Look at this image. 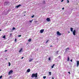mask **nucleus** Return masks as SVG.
I'll list each match as a JSON object with an SVG mask.
<instances>
[{
  "label": "nucleus",
  "mask_w": 79,
  "mask_h": 79,
  "mask_svg": "<svg viewBox=\"0 0 79 79\" xmlns=\"http://www.w3.org/2000/svg\"><path fill=\"white\" fill-rule=\"evenodd\" d=\"M31 77L32 78L34 77L36 78H37V73H36L35 74L33 73L31 76Z\"/></svg>",
  "instance_id": "nucleus-1"
},
{
  "label": "nucleus",
  "mask_w": 79,
  "mask_h": 79,
  "mask_svg": "<svg viewBox=\"0 0 79 79\" xmlns=\"http://www.w3.org/2000/svg\"><path fill=\"white\" fill-rule=\"evenodd\" d=\"M13 73V70H10L8 73V75H11Z\"/></svg>",
  "instance_id": "nucleus-2"
},
{
  "label": "nucleus",
  "mask_w": 79,
  "mask_h": 79,
  "mask_svg": "<svg viewBox=\"0 0 79 79\" xmlns=\"http://www.w3.org/2000/svg\"><path fill=\"white\" fill-rule=\"evenodd\" d=\"M9 3H10V2H4V5H9Z\"/></svg>",
  "instance_id": "nucleus-3"
},
{
  "label": "nucleus",
  "mask_w": 79,
  "mask_h": 79,
  "mask_svg": "<svg viewBox=\"0 0 79 79\" xmlns=\"http://www.w3.org/2000/svg\"><path fill=\"white\" fill-rule=\"evenodd\" d=\"M73 34L74 35H76V30H74L73 31Z\"/></svg>",
  "instance_id": "nucleus-4"
},
{
  "label": "nucleus",
  "mask_w": 79,
  "mask_h": 79,
  "mask_svg": "<svg viewBox=\"0 0 79 79\" xmlns=\"http://www.w3.org/2000/svg\"><path fill=\"white\" fill-rule=\"evenodd\" d=\"M57 34L58 35H61V34L60 33L59 31L57 32Z\"/></svg>",
  "instance_id": "nucleus-5"
},
{
  "label": "nucleus",
  "mask_w": 79,
  "mask_h": 79,
  "mask_svg": "<svg viewBox=\"0 0 79 79\" xmlns=\"http://www.w3.org/2000/svg\"><path fill=\"white\" fill-rule=\"evenodd\" d=\"M46 20L47 21H48V22H50V21H51V20H50V18H47L46 19Z\"/></svg>",
  "instance_id": "nucleus-6"
},
{
  "label": "nucleus",
  "mask_w": 79,
  "mask_h": 79,
  "mask_svg": "<svg viewBox=\"0 0 79 79\" xmlns=\"http://www.w3.org/2000/svg\"><path fill=\"white\" fill-rule=\"evenodd\" d=\"M44 31V30L42 29L40 30V33H43Z\"/></svg>",
  "instance_id": "nucleus-7"
},
{
  "label": "nucleus",
  "mask_w": 79,
  "mask_h": 79,
  "mask_svg": "<svg viewBox=\"0 0 79 79\" xmlns=\"http://www.w3.org/2000/svg\"><path fill=\"white\" fill-rule=\"evenodd\" d=\"M77 67H78V66H79V61H77Z\"/></svg>",
  "instance_id": "nucleus-8"
},
{
  "label": "nucleus",
  "mask_w": 79,
  "mask_h": 79,
  "mask_svg": "<svg viewBox=\"0 0 79 79\" xmlns=\"http://www.w3.org/2000/svg\"><path fill=\"white\" fill-rule=\"evenodd\" d=\"M20 6H21V5L19 4V5L17 6H15L16 8H19Z\"/></svg>",
  "instance_id": "nucleus-9"
},
{
  "label": "nucleus",
  "mask_w": 79,
  "mask_h": 79,
  "mask_svg": "<svg viewBox=\"0 0 79 79\" xmlns=\"http://www.w3.org/2000/svg\"><path fill=\"white\" fill-rule=\"evenodd\" d=\"M27 73H29V72H30L31 71V69H28L27 70Z\"/></svg>",
  "instance_id": "nucleus-10"
},
{
  "label": "nucleus",
  "mask_w": 79,
  "mask_h": 79,
  "mask_svg": "<svg viewBox=\"0 0 79 79\" xmlns=\"http://www.w3.org/2000/svg\"><path fill=\"white\" fill-rule=\"evenodd\" d=\"M68 50H69V48H66L65 50V52H68Z\"/></svg>",
  "instance_id": "nucleus-11"
},
{
  "label": "nucleus",
  "mask_w": 79,
  "mask_h": 79,
  "mask_svg": "<svg viewBox=\"0 0 79 79\" xmlns=\"http://www.w3.org/2000/svg\"><path fill=\"white\" fill-rule=\"evenodd\" d=\"M73 28L72 27L70 28V31L71 32H73Z\"/></svg>",
  "instance_id": "nucleus-12"
},
{
  "label": "nucleus",
  "mask_w": 79,
  "mask_h": 79,
  "mask_svg": "<svg viewBox=\"0 0 79 79\" xmlns=\"http://www.w3.org/2000/svg\"><path fill=\"white\" fill-rule=\"evenodd\" d=\"M32 60H33V59L32 58L31 59H30L29 60V62H31V61H32Z\"/></svg>",
  "instance_id": "nucleus-13"
},
{
  "label": "nucleus",
  "mask_w": 79,
  "mask_h": 79,
  "mask_svg": "<svg viewBox=\"0 0 79 79\" xmlns=\"http://www.w3.org/2000/svg\"><path fill=\"white\" fill-rule=\"evenodd\" d=\"M23 50V48H21L20 50L19 51V53H21V51Z\"/></svg>",
  "instance_id": "nucleus-14"
},
{
  "label": "nucleus",
  "mask_w": 79,
  "mask_h": 79,
  "mask_svg": "<svg viewBox=\"0 0 79 79\" xmlns=\"http://www.w3.org/2000/svg\"><path fill=\"white\" fill-rule=\"evenodd\" d=\"M49 74L50 76H51V75H52V73L50 72H49Z\"/></svg>",
  "instance_id": "nucleus-15"
},
{
  "label": "nucleus",
  "mask_w": 79,
  "mask_h": 79,
  "mask_svg": "<svg viewBox=\"0 0 79 79\" xmlns=\"http://www.w3.org/2000/svg\"><path fill=\"white\" fill-rule=\"evenodd\" d=\"M3 39H6V35H5L3 36Z\"/></svg>",
  "instance_id": "nucleus-16"
},
{
  "label": "nucleus",
  "mask_w": 79,
  "mask_h": 79,
  "mask_svg": "<svg viewBox=\"0 0 79 79\" xmlns=\"http://www.w3.org/2000/svg\"><path fill=\"white\" fill-rule=\"evenodd\" d=\"M54 66H55V64H53V65L51 66V68H53V67H54Z\"/></svg>",
  "instance_id": "nucleus-17"
},
{
  "label": "nucleus",
  "mask_w": 79,
  "mask_h": 79,
  "mask_svg": "<svg viewBox=\"0 0 79 79\" xmlns=\"http://www.w3.org/2000/svg\"><path fill=\"white\" fill-rule=\"evenodd\" d=\"M58 52H59V51H57L56 52V54H58Z\"/></svg>",
  "instance_id": "nucleus-18"
},
{
  "label": "nucleus",
  "mask_w": 79,
  "mask_h": 79,
  "mask_svg": "<svg viewBox=\"0 0 79 79\" xmlns=\"http://www.w3.org/2000/svg\"><path fill=\"white\" fill-rule=\"evenodd\" d=\"M28 42H31V39H30L28 40Z\"/></svg>",
  "instance_id": "nucleus-19"
},
{
  "label": "nucleus",
  "mask_w": 79,
  "mask_h": 79,
  "mask_svg": "<svg viewBox=\"0 0 79 79\" xmlns=\"http://www.w3.org/2000/svg\"><path fill=\"white\" fill-rule=\"evenodd\" d=\"M48 41H49V40H47V41L46 42V44H47V43H48Z\"/></svg>",
  "instance_id": "nucleus-20"
},
{
  "label": "nucleus",
  "mask_w": 79,
  "mask_h": 79,
  "mask_svg": "<svg viewBox=\"0 0 79 79\" xmlns=\"http://www.w3.org/2000/svg\"><path fill=\"white\" fill-rule=\"evenodd\" d=\"M68 61H69V56H68Z\"/></svg>",
  "instance_id": "nucleus-21"
},
{
  "label": "nucleus",
  "mask_w": 79,
  "mask_h": 79,
  "mask_svg": "<svg viewBox=\"0 0 79 79\" xmlns=\"http://www.w3.org/2000/svg\"><path fill=\"white\" fill-rule=\"evenodd\" d=\"M9 66H10V65H11V64H10V62H9Z\"/></svg>",
  "instance_id": "nucleus-22"
},
{
  "label": "nucleus",
  "mask_w": 79,
  "mask_h": 79,
  "mask_svg": "<svg viewBox=\"0 0 79 79\" xmlns=\"http://www.w3.org/2000/svg\"><path fill=\"white\" fill-rule=\"evenodd\" d=\"M15 29H16V28H15V27H13V30H15Z\"/></svg>",
  "instance_id": "nucleus-23"
},
{
  "label": "nucleus",
  "mask_w": 79,
  "mask_h": 79,
  "mask_svg": "<svg viewBox=\"0 0 79 79\" xmlns=\"http://www.w3.org/2000/svg\"><path fill=\"white\" fill-rule=\"evenodd\" d=\"M43 78L44 79H45V78H46V76H44L43 77Z\"/></svg>",
  "instance_id": "nucleus-24"
},
{
  "label": "nucleus",
  "mask_w": 79,
  "mask_h": 79,
  "mask_svg": "<svg viewBox=\"0 0 79 79\" xmlns=\"http://www.w3.org/2000/svg\"><path fill=\"white\" fill-rule=\"evenodd\" d=\"M2 76H0V79H2Z\"/></svg>",
  "instance_id": "nucleus-25"
},
{
  "label": "nucleus",
  "mask_w": 79,
  "mask_h": 79,
  "mask_svg": "<svg viewBox=\"0 0 79 79\" xmlns=\"http://www.w3.org/2000/svg\"><path fill=\"white\" fill-rule=\"evenodd\" d=\"M67 3H68L69 2V0H67Z\"/></svg>",
  "instance_id": "nucleus-26"
},
{
  "label": "nucleus",
  "mask_w": 79,
  "mask_h": 79,
  "mask_svg": "<svg viewBox=\"0 0 79 79\" xmlns=\"http://www.w3.org/2000/svg\"><path fill=\"white\" fill-rule=\"evenodd\" d=\"M12 35V33L10 34V37H11Z\"/></svg>",
  "instance_id": "nucleus-27"
},
{
  "label": "nucleus",
  "mask_w": 79,
  "mask_h": 79,
  "mask_svg": "<svg viewBox=\"0 0 79 79\" xmlns=\"http://www.w3.org/2000/svg\"><path fill=\"white\" fill-rule=\"evenodd\" d=\"M32 20H30L29 21V22H30V23H32Z\"/></svg>",
  "instance_id": "nucleus-28"
},
{
  "label": "nucleus",
  "mask_w": 79,
  "mask_h": 79,
  "mask_svg": "<svg viewBox=\"0 0 79 79\" xmlns=\"http://www.w3.org/2000/svg\"><path fill=\"white\" fill-rule=\"evenodd\" d=\"M34 15H33L31 16V18H34Z\"/></svg>",
  "instance_id": "nucleus-29"
},
{
  "label": "nucleus",
  "mask_w": 79,
  "mask_h": 79,
  "mask_svg": "<svg viewBox=\"0 0 79 79\" xmlns=\"http://www.w3.org/2000/svg\"><path fill=\"white\" fill-rule=\"evenodd\" d=\"M18 37H21V35H19L18 36Z\"/></svg>",
  "instance_id": "nucleus-30"
},
{
  "label": "nucleus",
  "mask_w": 79,
  "mask_h": 79,
  "mask_svg": "<svg viewBox=\"0 0 79 79\" xmlns=\"http://www.w3.org/2000/svg\"><path fill=\"white\" fill-rule=\"evenodd\" d=\"M16 40H17V39H16V38H15V42H16Z\"/></svg>",
  "instance_id": "nucleus-31"
},
{
  "label": "nucleus",
  "mask_w": 79,
  "mask_h": 79,
  "mask_svg": "<svg viewBox=\"0 0 79 79\" xmlns=\"http://www.w3.org/2000/svg\"><path fill=\"white\" fill-rule=\"evenodd\" d=\"M48 60H51L50 59V58H48Z\"/></svg>",
  "instance_id": "nucleus-32"
},
{
  "label": "nucleus",
  "mask_w": 79,
  "mask_h": 79,
  "mask_svg": "<svg viewBox=\"0 0 79 79\" xmlns=\"http://www.w3.org/2000/svg\"><path fill=\"white\" fill-rule=\"evenodd\" d=\"M23 58H24V57H22L21 58V59H23Z\"/></svg>",
  "instance_id": "nucleus-33"
},
{
  "label": "nucleus",
  "mask_w": 79,
  "mask_h": 79,
  "mask_svg": "<svg viewBox=\"0 0 79 79\" xmlns=\"http://www.w3.org/2000/svg\"><path fill=\"white\" fill-rule=\"evenodd\" d=\"M70 61H71V62H72V61H73V60H72V59Z\"/></svg>",
  "instance_id": "nucleus-34"
},
{
  "label": "nucleus",
  "mask_w": 79,
  "mask_h": 79,
  "mask_svg": "<svg viewBox=\"0 0 79 79\" xmlns=\"http://www.w3.org/2000/svg\"><path fill=\"white\" fill-rule=\"evenodd\" d=\"M64 0H62L61 1V2H63V1Z\"/></svg>",
  "instance_id": "nucleus-35"
},
{
  "label": "nucleus",
  "mask_w": 79,
  "mask_h": 79,
  "mask_svg": "<svg viewBox=\"0 0 79 79\" xmlns=\"http://www.w3.org/2000/svg\"><path fill=\"white\" fill-rule=\"evenodd\" d=\"M50 47H53V46L51 45V46H50Z\"/></svg>",
  "instance_id": "nucleus-36"
},
{
  "label": "nucleus",
  "mask_w": 79,
  "mask_h": 79,
  "mask_svg": "<svg viewBox=\"0 0 79 79\" xmlns=\"http://www.w3.org/2000/svg\"><path fill=\"white\" fill-rule=\"evenodd\" d=\"M68 73H69V74H70V72H68Z\"/></svg>",
  "instance_id": "nucleus-37"
},
{
  "label": "nucleus",
  "mask_w": 79,
  "mask_h": 79,
  "mask_svg": "<svg viewBox=\"0 0 79 79\" xmlns=\"http://www.w3.org/2000/svg\"><path fill=\"white\" fill-rule=\"evenodd\" d=\"M52 79H54V77H52Z\"/></svg>",
  "instance_id": "nucleus-38"
},
{
  "label": "nucleus",
  "mask_w": 79,
  "mask_h": 79,
  "mask_svg": "<svg viewBox=\"0 0 79 79\" xmlns=\"http://www.w3.org/2000/svg\"><path fill=\"white\" fill-rule=\"evenodd\" d=\"M64 8H62V10H64Z\"/></svg>",
  "instance_id": "nucleus-39"
},
{
  "label": "nucleus",
  "mask_w": 79,
  "mask_h": 79,
  "mask_svg": "<svg viewBox=\"0 0 79 79\" xmlns=\"http://www.w3.org/2000/svg\"><path fill=\"white\" fill-rule=\"evenodd\" d=\"M7 50H6L5 52H7Z\"/></svg>",
  "instance_id": "nucleus-40"
},
{
  "label": "nucleus",
  "mask_w": 79,
  "mask_h": 79,
  "mask_svg": "<svg viewBox=\"0 0 79 79\" xmlns=\"http://www.w3.org/2000/svg\"><path fill=\"white\" fill-rule=\"evenodd\" d=\"M68 33H70V32L69 31V32H68Z\"/></svg>",
  "instance_id": "nucleus-41"
},
{
  "label": "nucleus",
  "mask_w": 79,
  "mask_h": 79,
  "mask_svg": "<svg viewBox=\"0 0 79 79\" xmlns=\"http://www.w3.org/2000/svg\"><path fill=\"white\" fill-rule=\"evenodd\" d=\"M2 31V30L0 29V31Z\"/></svg>",
  "instance_id": "nucleus-42"
},
{
  "label": "nucleus",
  "mask_w": 79,
  "mask_h": 79,
  "mask_svg": "<svg viewBox=\"0 0 79 79\" xmlns=\"http://www.w3.org/2000/svg\"><path fill=\"white\" fill-rule=\"evenodd\" d=\"M6 60H7V58H6Z\"/></svg>",
  "instance_id": "nucleus-43"
},
{
  "label": "nucleus",
  "mask_w": 79,
  "mask_h": 79,
  "mask_svg": "<svg viewBox=\"0 0 79 79\" xmlns=\"http://www.w3.org/2000/svg\"><path fill=\"white\" fill-rule=\"evenodd\" d=\"M24 16H26V15H24Z\"/></svg>",
  "instance_id": "nucleus-44"
},
{
  "label": "nucleus",
  "mask_w": 79,
  "mask_h": 79,
  "mask_svg": "<svg viewBox=\"0 0 79 79\" xmlns=\"http://www.w3.org/2000/svg\"><path fill=\"white\" fill-rule=\"evenodd\" d=\"M59 57H60V56H59Z\"/></svg>",
  "instance_id": "nucleus-45"
}]
</instances>
